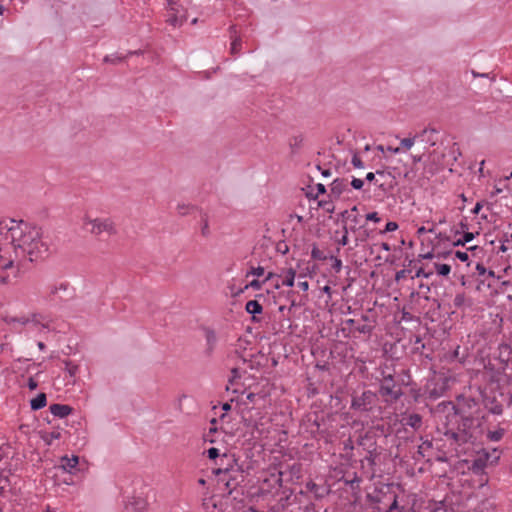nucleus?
<instances>
[{"label": "nucleus", "mask_w": 512, "mask_h": 512, "mask_svg": "<svg viewBox=\"0 0 512 512\" xmlns=\"http://www.w3.org/2000/svg\"><path fill=\"white\" fill-rule=\"evenodd\" d=\"M453 305L457 309H462L471 305L470 299L467 298L464 292L457 293L453 299Z\"/></svg>", "instance_id": "28"}, {"label": "nucleus", "mask_w": 512, "mask_h": 512, "mask_svg": "<svg viewBox=\"0 0 512 512\" xmlns=\"http://www.w3.org/2000/svg\"><path fill=\"white\" fill-rule=\"evenodd\" d=\"M453 418L460 423L462 430H476L486 421V414L479 401L460 395L453 405Z\"/></svg>", "instance_id": "2"}, {"label": "nucleus", "mask_w": 512, "mask_h": 512, "mask_svg": "<svg viewBox=\"0 0 512 512\" xmlns=\"http://www.w3.org/2000/svg\"><path fill=\"white\" fill-rule=\"evenodd\" d=\"M403 379L393 373L381 371V378L378 379V398L381 397L386 405L398 402L404 395L402 390Z\"/></svg>", "instance_id": "4"}, {"label": "nucleus", "mask_w": 512, "mask_h": 512, "mask_svg": "<svg viewBox=\"0 0 512 512\" xmlns=\"http://www.w3.org/2000/svg\"><path fill=\"white\" fill-rule=\"evenodd\" d=\"M455 429H448L444 435L448 440L453 441L455 444H464L467 443L473 437L474 430H462L460 423L455 421L453 422Z\"/></svg>", "instance_id": "11"}, {"label": "nucleus", "mask_w": 512, "mask_h": 512, "mask_svg": "<svg viewBox=\"0 0 512 512\" xmlns=\"http://www.w3.org/2000/svg\"><path fill=\"white\" fill-rule=\"evenodd\" d=\"M360 219L361 216L358 213L357 206H353L351 209H346L340 212L337 215L335 223L338 224L339 222H342V227H349L350 225H355L356 227H359L361 226Z\"/></svg>", "instance_id": "12"}, {"label": "nucleus", "mask_w": 512, "mask_h": 512, "mask_svg": "<svg viewBox=\"0 0 512 512\" xmlns=\"http://www.w3.org/2000/svg\"><path fill=\"white\" fill-rule=\"evenodd\" d=\"M303 143L302 135H295L289 139V147L291 149V154H296L298 149L301 148Z\"/></svg>", "instance_id": "32"}, {"label": "nucleus", "mask_w": 512, "mask_h": 512, "mask_svg": "<svg viewBox=\"0 0 512 512\" xmlns=\"http://www.w3.org/2000/svg\"><path fill=\"white\" fill-rule=\"evenodd\" d=\"M359 233L358 235L356 236V246L358 245V242H365L367 241L371 235H372V230H369V229H364V227L360 230H358Z\"/></svg>", "instance_id": "39"}, {"label": "nucleus", "mask_w": 512, "mask_h": 512, "mask_svg": "<svg viewBox=\"0 0 512 512\" xmlns=\"http://www.w3.org/2000/svg\"><path fill=\"white\" fill-rule=\"evenodd\" d=\"M475 237V234L473 232H464L462 233V237L457 239L452 243L454 247L456 246H464L466 243L472 241Z\"/></svg>", "instance_id": "33"}, {"label": "nucleus", "mask_w": 512, "mask_h": 512, "mask_svg": "<svg viewBox=\"0 0 512 512\" xmlns=\"http://www.w3.org/2000/svg\"><path fill=\"white\" fill-rule=\"evenodd\" d=\"M62 362L65 365L64 370L71 378H74L79 370V366L70 360H63Z\"/></svg>", "instance_id": "34"}, {"label": "nucleus", "mask_w": 512, "mask_h": 512, "mask_svg": "<svg viewBox=\"0 0 512 512\" xmlns=\"http://www.w3.org/2000/svg\"><path fill=\"white\" fill-rule=\"evenodd\" d=\"M198 209L196 206L190 204H178L177 211L181 216L187 215L191 210Z\"/></svg>", "instance_id": "43"}, {"label": "nucleus", "mask_w": 512, "mask_h": 512, "mask_svg": "<svg viewBox=\"0 0 512 512\" xmlns=\"http://www.w3.org/2000/svg\"><path fill=\"white\" fill-rule=\"evenodd\" d=\"M437 133L438 131L435 128H425L421 132L417 133L415 136L417 140L434 146L436 144V139L434 138V135Z\"/></svg>", "instance_id": "20"}, {"label": "nucleus", "mask_w": 512, "mask_h": 512, "mask_svg": "<svg viewBox=\"0 0 512 512\" xmlns=\"http://www.w3.org/2000/svg\"><path fill=\"white\" fill-rule=\"evenodd\" d=\"M500 458V453L494 449L491 453L482 450L477 453L476 457L472 460L471 470L475 474H480L488 466H493L497 463Z\"/></svg>", "instance_id": "9"}, {"label": "nucleus", "mask_w": 512, "mask_h": 512, "mask_svg": "<svg viewBox=\"0 0 512 512\" xmlns=\"http://www.w3.org/2000/svg\"><path fill=\"white\" fill-rule=\"evenodd\" d=\"M381 452L379 450H375L373 452H366V455L361 460V465L364 467V463L367 462V464L370 466L372 470V474L374 473L373 467L376 465V460L379 458Z\"/></svg>", "instance_id": "25"}, {"label": "nucleus", "mask_w": 512, "mask_h": 512, "mask_svg": "<svg viewBox=\"0 0 512 512\" xmlns=\"http://www.w3.org/2000/svg\"><path fill=\"white\" fill-rule=\"evenodd\" d=\"M341 480L351 490H358L360 488V483L362 481L361 477L358 476L356 472L353 473L352 477L343 476Z\"/></svg>", "instance_id": "26"}, {"label": "nucleus", "mask_w": 512, "mask_h": 512, "mask_svg": "<svg viewBox=\"0 0 512 512\" xmlns=\"http://www.w3.org/2000/svg\"><path fill=\"white\" fill-rule=\"evenodd\" d=\"M505 432L506 430L502 427H498L495 430H489L487 432V439L492 442H498L503 438Z\"/></svg>", "instance_id": "31"}, {"label": "nucleus", "mask_w": 512, "mask_h": 512, "mask_svg": "<svg viewBox=\"0 0 512 512\" xmlns=\"http://www.w3.org/2000/svg\"><path fill=\"white\" fill-rule=\"evenodd\" d=\"M500 241H503L506 245L510 246V243L512 242V232L510 234L504 233L500 238Z\"/></svg>", "instance_id": "64"}, {"label": "nucleus", "mask_w": 512, "mask_h": 512, "mask_svg": "<svg viewBox=\"0 0 512 512\" xmlns=\"http://www.w3.org/2000/svg\"><path fill=\"white\" fill-rule=\"evenodd\" d=\"M481 407L485 414L501 415L503 413L506 401L504 398V391L490 390L481 394Z\"/></svg>", "instance_id": "8"}, {"label": "nucleus", "mask_w": 512, "mask_h": 512, "mask_svg": "<svg viewBox=\"0 0 512 512\" xmlns=\"http://www.w3.org/2000/svg\"><path fill=\"white\" fill-rule=\"evenodd\" d=\"M263 284H264L263 280H262V281H260V280H258V279H254V280H252L249 284H247V285L245 286V288H246V289H247V288H253V289H255V290H259V289H261V287L263 286Z\"/></svg>", "instance_id": "54"}, {"label": "nucleus", "mask_w": 512, "mask_h": 512, "mask_svg": "<svg viewBox=\"0 0 512 512\" xmlns=\"http://www.w3.org/2000/svg\"><path fill=\"white\" fill-rule=\"evenodd\" d=\"M432 275H433V270H426L424 267H420L419 269H417V271L415 273L416 278H419V277L429 278ZM412 278H414V276Z\"/></svg>", "instance_id": "48"}, {"label": "nucleus", "mask_w": 512, "mask_h": 512, "mask_svg": "<svg viewBox=\"0 0 512 512\" xmlns=\"http://www.w3.org/2000/svg\"><path fill=\"white\" fill-rule=\"evenodd\" d=\"M61 438V432L58 429H54L51 432H45L42 436V439L48 444L51 445L53 440H57Z\"/></svg>", "instance_id": "35"}, {"label": "nucleus", "mask_w": 512, "mask_h": 512, "mask_svg": "<svg viewBox=\"0 0 512 512\" xmlns=\"http://www.w3.org/2000/svg\"><path fill=\"white\" fill-rule=\"evenodd\" d=\"M444 390V385L438 388L436 383L429 381L424 387L423 395H425L430 400H436L442 396Z\"/></svg>", "instance_id": "16"}, {"label": "nucleus", "mask_w": 512, "mask_h": 512, "mask_svg": "<svg viewBox=\"0 0 512 512\" xmlns=\"http://www.w3.org/2000/svg\"><path fill=\"white\" fill-rule=\"evenodd\" d=\"M363 226L356 227L355 225H350L349 227H342L343 235L342 237L337 241L339 245L346 246L349 243L348 234L350 232L356 233L358 230L362 229Z\"/></svg>", "instance_id": "27"}, {"label": "nucleus", "mask_w": 512, "mask_h": 512, "mask_svg": "<svg viewBox=\"0 0 512 512\" xmlns=\"http://www.w3.org/2000/svg\"><path fill=\"white\" fill-rule=\"evenodd\" d=\"M331 259L333 260L332 269L336 273H339L342 269V261L339 258L333 256H331Z\"/></svg>", "instance_id": "55"}, {"label": "nucleus", "mask_w": 512, "mask_h": 512, "mask_svg": "<svg viewBox=\"0 0 512 512\" xmlns=\"http://www.w3.org/2000/svg\"><path fill=\"white\" fill-rule=\"evenodd\" d=\"M318 205L322 207L327 213H333L335 210V206L332 201H319Z\"/></svg>", "instance_id": "49"}, {"label": "nucleus", "mask_w": 512, "mask_h": 512, "mask_svg": "<svg viewBox=\"0 0 512 512\" xmlns=\"http://www.w3.org/2000/svg\"><path fill=\"white\" fill-rule=\"evenodd\" d=\"M205 339H206V349H205V355L210 357L216 347L217 344V336L213 329L211 328H205Z\"/></svg>", "instance_id": "18"}, {"label": "nucleus", "mask_w": 512, "mask_h": 512, "mask_svg": "<svg viewBox=\"0 0 512 512\" xmlns=\"http://www.w3.org/2000/svg\"><path fill=\"white\" fill-rule=\"evenodd\" d=\"M476 272H477L478 276L484 278L482 281H484L487 277H494L495 276L494 271L493 270H487L486 267L482 263H477L476 264Z\"/></svg>", "instance_id": "36"}, {"label": "nucleus", "mask_w": 512, "mask_h": 512, "mask_svg": "<svg viewBox=\"0 0 512 512\" xmlns=\"http://www.w3.org/2000/svg\"><path fill=\"white\" fill-rule=\"evenodd\" d=\"M79 464V457L78 456H75L73 455L71 458H69L68 456H64L61 458V467L69 472V473H75V471H77V466Z\"/></svg>", "instance_id": "22"}, {"label": "nucleus", "mask_w": 512, "mask_h": 512, "mask_svg": "<svg viewBox=\"0 0 512 512\" xmlns=\"http://www.w3.org/2000/svg\"><path fill=\"white\" fill-rule=\"evenodd\" d=\"M432 449V441L431 440H424L419 446L415 454L413 455V458L415 460H420L421 458H425L427 456L426 452Z\"/></svg>", "instance_id": "24"}, {"label": "nucleus", "mask_w": 512, "mask_h": 512, "mask_svg": "<svg viewBox=\"0 0 512 512\" xmlns=\"http://www.w3.org/2000/svg\"><path fill=\"white\" fill-rule=\"evenodd\" d=\"M295 280V271L293 269H289L287 275L282 280L281 284L287 287H292L294 285Z\"/></svg>", "instance_id": "42"}, {"label": "nucleus", "mask_w": 512, "mask_h": 512, "mask_svg": "<svg viewBox=\"0 0 512 512\" xmlns=\"http://www.w3.org/2000/svg\"><path fill=\"white\" fill-rule=\"evenodd\" d=\"M355 330L358 331L359 333L361 334H371L372 330H373V326L369 325V324H359L357 326H355Z\"/></svg>", "instance_id": "47"}, {"label": "nucleus", "mask_w": 512, "mask_h": 512, "mask_svg": "<svg viewBox=\"0 0 512 512\" xmlns=\"http://www.w3.org/2000/svg\"><path fill=\"white\" fill-rule=\"evenodd\" d=\"M201 234L204 237H208L210 235L208 215H207V213H203L202 211H201Z\"/></svg>", "instance_id": "38"}, {"label": "nucleus", "mask_w": 512, "mask_h": 512, "mask_svg": "<svg viewBox=\"0 0 512 512\" xmlns=\"http://www.w3.org/2000/svg\"><path fill=\"white\" fill-rule=\"evenodd\" d=\"M459 227L460 229H457L455 230V234H460V233H464V232H469L468 231V223L467 221L464 219L462 220L460 223H459Z\"/></svg>", "instance_id": "61"}, {"label": "nucleus", "mask_w": 512, "mask_h": 512, "mask_svg": "<svg viewBox=\"0 0 512 512\" xmlns=\"http://www.w3.org/2000/svg\"><path fill=\"white\" fill-rule=\"evenodd\" d=\"M46 404H47V396L43 392L39 393L36 397L31 399V401H30V407H31V410H33V411H37V410L44 408L46 406Z\"/></svg>", "instance_id": "23"}, {"label": "nucleus", "mask_w": 512, "mask_h": 512, "mask_svg": "<svg viewBox=\"0 0 512 512\" xmlns=\"http://www.w3.org/2000/svg\"><path fill=\"white\" fill-rule=\"evenodd\" d=\"M213 474L224 483L228 494H232L236 487L244 481L243 469L238 462L237 465L227 464L225 467H217L213 469Z\"/></svg>", "instance_id": "6"}, {"label": "nucleus", "mask_w": 512, "mask_h": 512, "mask_svg": "<svg viewBox=\"0 0 512 512\" xmlns=\"http://www.w3.org/2000/svg\"><path fill=\"white\" fill-rule=\"evenodd\" d=\"M238 459L235 454H222V456L215 462L218 467H225L227 464L237 465Z\"/></svg>", "instance_id": "29"}, {"label": "nucleus", "mask_w": 512, "mask_h": 512, "mask_svg": "<svg viewBox=\"0 0 512 512\" xmlns=\"http://www.w3.org/2000/svg\"><path fill=\"white\" fill-rule=\"evenodd\" d=\"M306 489L309 492L313 493L316 498H322L325 493V489L313 481H309L306 483Z\"/></svg>", "instance_id": "30"}, {"label": "nucleus", "mask_w": 512, "mask_h": 512, "mask_svg": "<svg viewBox=\"0 0 512 512\" xmlns=\"http://www.w3.org/2000/svg\"><path fill=\"white\" fill-rule=\"evenodd\" d=\"M83 227L88 230L93 235H101L102 233H107L108 235L116 234V229L113 221L111 219L105 218H96V219H86L84 221Z\"/></svg>", "instance_id": "10"}, {"label": "nucleus", "mask_w": 512, "mask_h": 512, "mask_svg": "<svg viewBox=\"0 0 512 512\" xmlns=\"http://www.w3.org/2000/svg\"><path fill=\"white\" fill-rule=\"evenodd\" d=\"M398 487L394 484H380L367 493L366 501L372 512H403L398 504Z\"/></svg>", "instance_id": "3"}, {"label": "nucleus", "mask_w": 512, "mask_h": 512, "mask_svg": "<svg viewBox=\"0 0 512 512\" xmlns=\"http://www.w3.org/2000/svg\"><path fill=\"white\" fill-rule=\"evenodd\" d=\"M365 218H366L367 221H373V222H376V223L381 221V218L379 217L377 212L367 213Z\"/></svg>", "instance_id": "59"}, {"label": "nucleus", "mask_w": 512, "mask_h": 512, "mask_svg": "<svg viewBox=\"0 0 512 512\" xmlns=\"http://www.w3.org/2000/svg\"><path fill=\"white\" fill-rule=\"evenodd\" d=\"M398 229V224L394 221H389L386 223L385 225V228L383 230H381L379 233L380 234H385V233H388V232H393L395 230Z\"/></svg>", "instance_id": "50"}, {"label": "nucleus", "mask_w": 512, "mask_h": 512, "mask_svg": "<svg viewBox=\"0 0 512 512\" xmlns=\"http://www.w3.org/2000/svg\"><path fill=\"white\" fill-rule=\"evenodd\" d=\"M206 455L210 460L215 462L222 456L218 448L211 447L206 451Z\"/></svg>", "instance_id": "45"}, {"label": "nucleus", "mask_w": 512, "mask_h": 512, "mask_svg": "<svg viewBox=\"0 0 512 512\" xmlns=\"http://www.w3.org/2000/svg\"><path fill=\"white\" fill-rule=\"evenodd\" d=\"M350 408L358 413H370L375 409L380 411L378 394L371 390H364L360 394L354 392L351 395Z\"/></svg>", "instance_id": "7"}, {"label": "nucleus", "mask_w": 512, "mask_h": 512, "mask_svg": "<svg viewBox=\"0 0 512 512\" xmlns=\"http://www.w3.org/2000/svg\"><path fill=\"white\" fill-rule=\"evenodd\" d=\"M245 310L248 314L252 315L253 322H259L258 314L263 312V307L257 300H249L245 305Z\"/></svg>", "instance_id": "21"}, {"label": "nucleus", "mask_w": 512, "mask_h": 512, "mask_svg": "<svg viewBox=\"0 0 512 512\" xmlns=\"http://www.w3.org/2000/svg\"><path fill=\"white\" fill-rule=\"evenodd\" d=\"M351 163L355 168H364V162L357 153H354Z\"/></svg>", "instance_id": "52"}, {"label": "nucleus", "mask_w": 512, "mask_h": 512, "mask_svg": "<svg viewBox=\"0 0 512 512\" xmlns=\"http://www.w3.org/2000/svg\"><path fill=\"white\" fill-rule=\"evenodd\" d=\"M358 446L362 447L365 452H373L378 450L376 435L373 432L367 431L365 434L360 435L357 440Z\"/></svg>", "instance_id": "13"}, {"label": "nucleus", "mask_w": 512, "mask_h": 512, "mask_svg": "<svg viewBox=\"0 0 512 512\" xmlns=\"http://www.w3.org/2000/svg\"><path fill=\"white\" fill-rule=\"evenodd\" d=\"M350 185L352 186V188H354L355 190H361L364 186V181L362 179H359V178H356V177H353L352 178V181L350 183Z\"/></svg>", "instance_id": "53"}, {"label": "nucleus", "mask_w": 512, "mask_h": 512, "mask_svg": "<svg viewBox=\"0 0 512 512\" xmlns=\"http://www.w3.org/2000/svg\"><path fill=\"white\" fill-rule=\"evenodd\" d=\"M265 273V269L262 266L253 267L251 266L250 270L246 273L245 277L248 278L250 275L254 276H262Z\"/></svg>", "instance_id": "46"}, {"label": "nucleus", "mask_w": 512, "mask_h": 512, "mask_svg": "<svg viewBox=\"0 0 512 512\" xmlns=\"http://www.w3.org/2000/svg\"><path fill=\"white\" fill-rule=\"evenodd\" d=\"M348 186H349V183H348L347 179H345V178L334 179L330 185L329 196L334 199H339L344 192L349 191Z\"/></svg>", "instance_id": "14"}, {"label": "nucleus", "mask_w": 512, "mask_h": 512, "mask_svg": "<svg viewBox=\"0 0 512 512\" xmlns=\"http://www.w3.org/2000/svg\"><path fill=\"white\" fill-rule=\"evenodd\" d=\"M455 258L459 259L461 262H466L469 259V255L466 251H455Z\"/></svg>", "instance_id": "57"}, {"label": "nucleus", "mask_w": 512, "mask_h": 512, "mask_svg": "<svg viewBox=\"0 0 512 512\" xmlns=\"http://www.w3.org/2000/svg\"><path fill=\"white\" fill-rule=\"evenodd\" d=\"M9 226L0 222V230L7 229L14 246L16 256L27 258L30 262L44 260L50 255V246L47 237L43 236L41 228L32 226L23 220L10 219Z\"/></svg>", "instance_id": "1"}, {"label": "nucleus", "mask_w": 512, "mask_h": 512, "mask_svg": "<svg viewBox=\"0 0 512 512\" xmlns=\"http://www.w3.org/2000/svg\"><path fill=\"white\" fill-rule=\"evenodd\" d=\"M409 272H410V270H406V269L397 271L395 274V280L400 281L401 279H404Z\"/></svg>", "instance_id": "62"}, {"label": "nucleus", "mask_w": 512, "mask_h": 512, "mask_svg": "<svg viewBox=\"0 0 512 512\" xmlns=\"http://www.w3.org/2000/svg\"><path fill=\"white\" fill-rule=\"evenodd\" d=\"M316 189H317V193L315 195L310 196L312 199H316V198H318L319 195H323L326 193V187L322 183H318L316 185Z\"/></svg>", "instance_id": "56"}, {"label": "nucleus", "mask_w": 512, "mask_h": 512, "mask_svg": "<svg viewBox=\"0 0 512 512\" xmlns=\"http://www.w3.org/2000/svg\"><path fill=\"white\" fill-rule=\"evenodd\" d=\"M401 423L403 426L411 427L416 431L422 426V416L417 413L405 414L402 416Z\"/></svg>", "instance_id": "17"}, {"label": "nucleus", "mask_w": 512, "mask_h": 512, "mask_svg": "<svg viewBox=\"0 0 512 512\" xmlns=\"http://www.w3.org/2000/svg\"><path fill=\"white\" fill-rule=\"evenodd\" d=\"M210 424H211V427L209 428V431L208 433L205 435L204 439L205 441H208L210 443H214L215 442V439L211 438L210 435L214 434V433H217L218 432V428H217V419L216 418H213L211 421H210Z\"/></svg>", "instance_id": "40"}, {"label": "nucleus", "mask_w": 512, "mask_h": 512, "mask_svg": "<svg viewBox=\"0 0 512 512\" xmlns=\"http://www.w3.org/2000/svg\"><path fill=\"white\" fill-rule=\"evenodd\" d=\"M434 268L439 276L447 277L451 272V266L449 264L434 263Z\"/></svg>", "instance_id": "37"}, {"label": "nucleus", "mask_w": 512, "mask_h": 512, "mask_svg": "<svg viewBox=\"0 0 512 512\" xmlns=\"http://www.w3.org/2000/svg\"><path fill=\"white\" fill-rule=\"evenodd\" d=\"M311 257L313 260L324 261L327 259V256L321 251L315 244L313 245L311 251Z\"/></svg>", "instance_id": "41"}, {"label": "nucleus", "mask_w": 512, "mask_h": 512, "mask_svg": "<svg viewBox=\"0 0 512 512\" xmlns=\"http://www.w3.org/2000/svg\"><path fill=\"white\" fill-rule=\"evenodd\" d=\"M75 289L69 282H54L47 285L45 289V300L52 306L60 307L73 299Z\"/></svg>", "instance_id": "5"}, {"label": "nucleus", "mask_w": 512, "mask_h": 512, "mask_svg": "<svg viewBox=\"0 0 512 512\" xmlns=\"http://www.w3.org/2000/svg\"><path fill=\"white\" fill-rule=\"evenodd\" d=\"M30 323H33L34 325L41 324L44 317L41 314H32L30 317Z\"/></svg>", "instance_id": "60"}, {"label": "nucleus", "mask_w": 512, "mask_h": 512, "mask_svg": "<svg viewBox=\"0 0 512 512\" xmlns=\"http://www.w3.org/2000/svg\"><path fill=\"white\" fill-rule=\"evenodd\" d=\"M416 136L414 137H407V138H404L401 140V145L405 148V149H410L413 144L415 143L416 141Z\"/></svg>", "instance_id": "51"}, {"label": "nucleus", "mask_w": 512, "mask_h": 512, "mask_svg": "<svg viewBox=\"0 0 512 512\" xmlns=\"http://www.w3.org/2000/svg\"><path fill=\"white\" fill-rule=\"evenodd\" d=\"M504 398L506 401V406L512 407V391L511 390H508L506 392L504 391Z\"/></svg>", "instance_id": "63"}, {"label": "nucleus", "mask_w": 512, "mask_h": 512, "mask_svg": "<svg viewBox=\"0 0 512 512\" xmlns=\"http://www.w3.org/2000/svg\"><path fill=\"white\" fill-rule=\"evenodd\" d=\"M241 47V40L240 39H234L231 43V53L236 54L240 50Z\"/></svg>", "instance_id": "58"}, {"label": "nucleus", "mask_w": 512, "mask_h": 512, "mask_svg": "<svg viewBox=\"0 0 512 512\" xmlns=\"http://www.w3.org/2000/svg\"><path fill=\"white\" fill-rule=\"evenodd\" d=\"M147 507V500L142 496H133L125 506L126 512H143Z\"/></svg>", "instance_id": "15"}, {"label": "nucleus", "mask_w": 512, "mask_h": 512, "mask_svg": "<svg viewBox=\"0 0 512 512\" xmlns=\"http://www.w3.org/2000/svg\"><path fill=\"white\" fill-rule=\"evenodd\" d=\"M240 378H241L240 369L237 367H234L231 369V375L228 379V383L230 385H234Z\"/></svg>", "instance_id": "44"}, {"label": "nucleus", "mask_w": 512, "mask_h": 512, "mask_svg": "<svg viewBox=\"0 0 512 512\" xmlns=\"http://www.w3.org/2000/svg\"><path fill=\"white\" fill-rule=\"evenodd\" d=\"M50 412L58 418H65L73 412V408L66 404L55 403L50 405Z\"/></svg>", "instance_id": "19"}]
</instances>
